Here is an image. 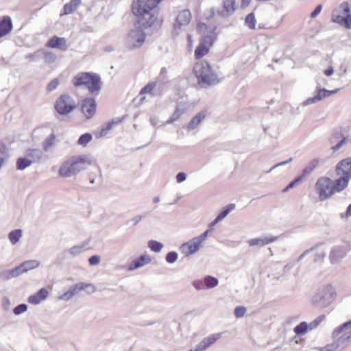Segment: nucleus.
Segmentation results:
<instances>
[{
	"mask_svg": "<svg viewBox=\"0 0 351 351\" xmlns=\"http://www.w3.org/2000/svg\"><path fill=\"white\" fill-rule=\"evenodd\" d=\"M27 305L26 304H21L17 305L14 309L13 313L16 315H21L27 311Z\"/></svg>",
	"mask_w": 351,
	"mask_h": 351,
	"instance_id": "09e8293b",
	"label": "nucleus"
},
{
	"mask_svg": "<svg viewBox=\"0 0 351 351\" xmlns=\"http://www.w3.org/2000/svg\"><path fill=\"white\" fill-rule=\"evenodd\" d=\"M201 246V243L193 237L189 241L186 242L180 246V250L185 256H190L197 252Z\"/></svg>",
	"mask_w": 351,
	"mask_h": 351,
	"instance_id": "ddd939ff",
	"label": "nucleus"
},
{
	"mask_svg": "<svg viewBox=\"0 0 351 351\" xmlns=\"http://www.w3.org/2000/svg\"><path fill=\"white\" fill-rule=\"evenodd\" d=\"M89 165L90 162L86 156H73L60 167L59 174L62 177H71L84 170Z\"/></svg>",
	"mask_w": 351,
	"mask_h": 351,
	"instance_id": "20e7f679",
	"label": "nucleus"
},
{
	"mask_svg": "<svg viewBox=\"0 0 351 351\" xmlns=\"http://www.w3.org/2000/svg\"><path fill=\"white\" fill-rule=\"evenodd\" d=\"M322 5L321 4L316 6L315 10L311 13V18H315L322 11Z\"/></svg>",
	"mask_w": 351,
	"mask_h": 351,
	"instance_id": "69168bd1",
	"label": "nucleus"
},
{
	"mask_svg": "<svg viewBox=\"0 0 351 351\" xmlns=\"http://www.w3.org/2000/svg\"><path fill=\"white\" fill-rule=\"evenodd\" d=\"M317 95L313 97L308 98L306 100H305L302 105L306 106L312 104L317 103L321 100H322L324 98L329 97L330 96L337 93L339 89L336 88L335 90H328L326 88H317Z\"/></svg>",
	"mask_w": 351,
	"mask_h": 351,
	"instance_id": "9b49d317",
	"label": "nucleus"
},
{
	"mask_svg": "<svg viewBox=\"0 0 351 351\" xmlns=\"http://www.w3.org/2000/svg\"><path fill=\"white\" fill-rule=\"evenodd\" d=\"M114 121L108 122L104 127L101 129L99 136H104L108 134V132L112 128Z\"/></svg>",
	"mask_w": 351,
	"mask_h": 351,
	"instance_id": "8fccbe9b",
	"label": "nucleus"
},
{
	"mask_svg": "<svg viewBox=\"0 0 351 351\" xmlns=\"http://www.w3.org/2000/svg\"><path fill=\"white\" fill-rule=\"evenodd\" d=\"M256 19L254 12L248 14L245 19V25L250 29H254L256 27Z\"/></svg>",
	"mask_w": 351,
	"mask_h": 351,
	"instance_id": "e433bc0d",
	"label": "nucleus"
},
{
	"mask_svg": "<svg viewBox=\"0 0 351 351\" xmlns=\"http://www.w3.org/2000/svg\"><path fill=\"white\" fill-rule=\"evenodd\" d=\"M8 148L4 143L0 144V155L2 156H8Z\"/></svg>",
	"mask_w": 351,
	"mask_h": 351,
	"instance_id": "338daca9",
	"label": "nucleus"
},
{
	"mask_svg": "<svg viewBox=\"0 0 351 351\" xmlns=\"http://www.w3.org/2000/svg\"><path fill=\"white\" fill-rule=\"evenodd\" d=\"M206 288L212 289L217 287L219 284V280L217 278L212 276H206L204 278Z\"/></svg>",
	"mask_w": 351,
	"mask_h": 351,
	"instance_id": "4c0bfd02",
	"label": "nucleus"
},
{
	"mask_svg": "<svg viewBox=\"0 0 351 351\" xmlns=\"http://www.w3.org/2000/svg\"><path fill=\"white\" fill-rule=\"evenodd\" d=\"M345 256V253L343 252L342 249L340 247H335L332 250L330 254V259L332 264L338 263L343 257Z\"/></svg>",
	"mask_w": 351,
	"mask_h": 351,
	"instance_id": "c85d7f7f",
	"label": "nucleus"
},
{
	"mask_svg": "<svg viewBox=\"0 0 351 351\" xmlns=\"http://www.w3.org/2000/svg\"><path fill=\"white\" fill-rule=\"evenodd\" d=\"M148 247L149 249L154 252H159L162 250L164 245L159 241L155 240H150L148 242Z\"/></svg>",
	"mask_w": 351,
	"mask_h": 351,
	"instance_id": "ea45409f",
	"label": "nucleus"
},
{
	"mask_svg": "<svg viewBox=\"0 0 351 351\" xmlns=\"http://www.w3.org/2000/svg\"><path fill=\"white\" fill-rule=\"evenodd\" d=\"M48 294V291L45 288H42L36 294L28 298V302L33 304H38L47 298Z\"/></svg>",
	"mask_w": 351,
	"mask_h": 351,
	"instance_id": "393cba45",
	"label": "nucleus"
},
{
	"mask_svg": "<svg viewBox=\"0 0 351 351\" xmlns=\"http://www.w3.org/2000/svg\"><path fill=\"white\" fill-rule=\"evenodd\" d=\"M335 291L330 285H326L319 289L313 296V303L318 307L328 306L335 299Z\"/></svg>",
	"mask_w": 351,
	"mask_h": 351,
	"instance_id": "39448f33",
	"label": "nucleus"
},
{
	"mask_svg": "<svg viewBox=\"0 0 351 351\" xmlns=\"http://www.w3.org/2000/svg\"><path fill=\"white\" fill-rule=\"evenodd\" d=\"M302 181V176L295 178L292 182H291L285 189H282V192H287L289 189L293 188L294 186L298 185Z\"/></svg>",
	"mask_w": 351,
	"mask_h": 351,
	"instance_id": "de8ad7c7",
	"label": "nucleus"
},
{
	"mask_svg": "<svg viewBox=\"0 0 351 351\" xmlns=\"http://www.w3.org/2000/svg\"><path fill=\"white\" fill-rule=\"evenodd\" d=\"M32 164V161H31L27 157H21L16 160V167L18 170L23 171L29 167Z\"/></svg>",
	"mask_w": 351,
	"mask_h": 351,
	"instance_id": "473e14b6",
	"label": "nucleus"
},
{
	"mask_svg": "<svg viewBox=\"0 0 351 351\" xmlns=\"http://www.w3.org/2000/svg\"><path fill=\"white\" fill-rule=\"evenodd\" d=\"M349 139L347 137H343L335 145L331 147L333 152L338 151L344 144H346Z\"/></svg>",
	"mask_w": 351,
	"mask_h": 351,
	"instance_id": "864d4df0",
	"label": "nucleus"
},
{
	"mask_svg": "<svg viewBox=\"0 0 351 351\" xmlns=\"http://www.w3.org/2000/svg\"><path fill=\"white\" fill-rule=\"evenodd\" d=\"M332 21L334 23L343 25L347 29H351V14L349 4L347 2L341 3L332 14Z\"/></svg>",
	"mask_w": 351,
	"mask_h": 351,
	"instance_id": "423d86ee",
	"label": "nucleus"
},
{
	"mask_svg": "<svg viewBox=\"0 0 351 351\" xmlns=\"http://www.w3.org/2000/svg\"><path fill=\"white\" fill-rule=\"evenodd\" d=\"M57 57L56 54L51 51H45L43 59L45 63L47 64H52L55 62Z\"/></svg>",
	"mask_w": 351,
	"mask_h": 351,
	"instance_id": "37998d69",
	"label": "nucleus"
},
{
	"mask_svg": "<svg viewBox=\"0 0 351 351\" xmlns=\"http://www.w3.org/2000/svg\"><path fill=\"white\" fill-rule=\"evenodd\" d=\"M221 336V333L212 334L207 337L204 338L202 341H200L197 346L199 348L198 351H204L213 345L215 341H217Z\"/></svg>",
	"mask_w": 351,
	"mask_h": 351,
	"instance_id": "6ab92c4d",
	"label": "nucleus"
},
{
	"mask_svg": "<svg viewBox=\"0 0 351 351\" xmlns=\"http://www.w3.org/2000/svg\"><path fill=\"white\" fill-rule=\"evenodd\" d=\"M58 84H59L58 80L57 78L53 79L48 84L47 90L49 91H52V90H55L57 88V86H58Z\"/></svg>",
	"mask_w": 351,
	"mask_h": 351,
	"instance_id": "bf43d9fd",
	"label": "nucleus"
},
{
	"mask_svg": "<svg viewBox=\"0 0 351 351\" xmlns=\"http://www.w3.org/2000/svg\"><path fill=\"white\" fill-rule=\"evenodd\" d=\"M73 84L75 87L84 86L92 94L98 93L101 88L100 76L88 72L77 73L73 79Z\"/></svg>",
	"mask_w": 351,
	"mask_h": 351,
	"instance_id": "7ed1b4c3",
	"label": "nucleus"
},
{
	"mask_svg": "<svg viewBox=\"0 0 351 351\" xmlns=\"http://www.w3.org/2000/svg\"><path fill=\"white\" fill-rule=\"evenodd\" d=\"M336 171L338 176H348L351 178V158H347L340 161L337 167Z\"/></svg>",
	"mask_w": 351,
	"mask_h": 351,
	"instance_id": "4468645a",
	"label": "nucleus"
},
{
	"mask_svg": "<svg viewBox=\"0 0 351 351\" xmlns=\"http://www.w3.org/2000/svg\"><path fill=\"white\" fill-rule=\"evenodd\" d=\"M222 10H218L217 14L222 17H228L234 14L235 11L234 0H223Z\"/></svg>",
	"mask_w": 351,
	"mask_h": 351,
	"instance_id": "2eb2a0df",
	"label": "nucleus"
},
{
	"mask_svg": "<svg viewBox=\"0 0 351 351\" xmlns=\"http://www.w3.org/2000/svg\"><path fill=\"white\" fill-rule=\"evenodd\" d=\"M90 240L84 241L82 244L73 245L68 250V253L75 257L79 256L86 250V246L88 244Z\"/></svg>",
	"mask_w": 351,
	"mask_h": 351,
	"instance_id": "bb28decb",
	"label": "nucleus"
},
{
	"mask_svg": "<svg viewBox=\"0 0 351 351\" xmlns=\"http://www.w3.org/2000/svg\"><path fill=\"white\" fill-rule=\"evenodd\" d=\"M178 253L174 251H171L167 254L165 256V261L169 264H173L178 260Z\"/></svg>",
	"mask_w": 351,
	"mask_h": 351,
	"instance_id": "c03bdc74",
	"label": "nucleus"
},
{
	"mask_svg": "<svg viewBox=\"0 0 351 351\" xmlns=\"http://www.w3.org/2000/svg\"><path fill=\"white\" fill-rule=\"evenodd\" d=\"M209 47L206 44L200 43L195 50V56L197 59H199L208 53Z\"/></svg>",
	"mask_w": 351,
	"mask_h": 351,
	"instance_id": "2f4dec72",
	"label": "nucleus"
},
{
	"mask_svg": "<svg viewBox=\"0 0 351 351\" xmlns=\"http://www.w3.org/2000/svg\"><path fill=\"white\" fill-rule=\"evenodd\" d=\"M162 0H134L132 12L137 17L139 26L143 29H159L163 22L158 4Z\"/></svg>",
	"mask_w": 351,
	"mask_h": 351,
	"instance_id": "f257e3e1",
	"label": "nucleus"
},
{
	"mask_svg": "<svg viewBox=\"0 0 351 351\" xmlns=\"http://www.w3.org/2000/svg\"><path fill=\"white\" fill-rule=\"evenodd\" d=\"M348 61L346 60V58H343L341 60V63L339 66V70L341 72V75H343V74H346L348 71L347 70V68H348Z\"/></svg>",
	"mask_w": 351,
	"mask_h": 351,
	"instance_id": "6e6d98bb",
	"label": "nucleus"
},
{
	"mask_svg": "<svg viewBox=\"0 0 351 351\" xmlns=\"http://www.w3.org/2000/svg\"><path fill=\"white\" fill-rule=\"evenodd\" d=\"M56 136L54 134L49 135L42 143L43 149L45 152H49L55 145Z\"/></svg>",
	"mask_w": 351,
	"mask_h": 351,
	"instance_id": "c756f323",
	"label": "nucleus"
},
{
	"mask_svg": "<svg viewBox=\"0 0 351 351\" xmlns=\"http://www.w3.org/2000/svg\"><path fill=\"white\" fill-rule=\"evenodd\" d=\"M66 43V40L64 38L54 36L47 41L46 46L47 47L57 48L64 51L67 48Z\"/></svg>",
	"mask_w": 351,
	"mask_h": 351,
	"instance_id": "aec40b11",
	"label": "nucleus"
},
{
	"mask_svg": "<svg viewBox=\"0 0 351 351\" xmlns=\"http://www.w3.org/2000/svg\"><path fill=\"white\" fill-rule=\"evenodd\" d=\"M320 243H317L316 245H315L314 246L311 247V248L309 249H307L304 252H303V253L302 254H300V256L298 257V261H300L303 259V258L307 255L308 254H309L311 252H312L313 250H314L315 249L317 248V247L318 245H319Z\"/></svg>",
	"mask_w": 351,
	"mask_h": 351,
	"instance_id": "052dcab7",
	"label": "nucleus"
},
{
	"mask_svg": "<svg viewBox=\"0 0 351 351\" xmlns=\"http://www.w3.org/2000/svg\"><path fill=\"white\" fill-rule=\"evenodd\" d=\"M13 28L12 19L9 16H4L0 20V38L8 34Z\"/></svg>",
	"mask_w": 351,
	"mask_h": 351,
	"instance_id": "f3484780",
	"label": "nucleus"
},
{
	"mask_svg": "<svg viewBox=\"0 0 351 351\" xmlns=\"http://www.w3.org/2000/svg\"><path fill=\"white\" fill-rule=\"evenodd\" d=\"M25 156L27 157L32 163L40 162L43 157L44 154L40 149H27L25 152Z\"/></svg>",
	"mask_w": 351,
	"mask_h": 351,
	"instance_id": "b1692460",
	"label": "nucleus"
},
{
	"mask_svg": "<svg viewBox=\"0 0 351 351\" xmlns=\"http://www.w3.org/2000/svg\"><path fill=\"white\" fill-rule=\"evenodd\" d=\"M206 111L202 110L198 112L195 116H194L191 120L189 121L187 128L188 130L191 131L197 128V126L201 123V122L206 118Z\"/></svg>",
	"mask_w": 351,
	"mask_h": 351,
	"instance_id": "a878e982",
	"label": "nucleus"
},
{
	"mask_svg": "<svg viewBox=\"0 0 351 351\" xmlns=\"http://www.w3.org/2000/svg\"><path fill=\"white\" fill-rule=\"evenodd\" d=\"M186 179V175L184 172H180L176 175V181L178 183H181L185 181Z\"/></svg>",
	"mask_w": 351,
	"mask_h": 351,
	"instance_id": "0e129e2a",
	"label": "nucleus"
},
{
	"mask_svg": "<svg viewBox=\"0 0 351 351\" xmlns=\"http://www.w3.org/2000/svg\"><path fill=\"white\" fill-rule=\"evenodd\" d=\"M211 231H212V229L209 228V229L206 230L205 232H204L202 234H201L199 236L195 237V238L202 244L205 241V239L207 238V237L208 236V234Z\"/></svg>",
	"mask_w": 351,
	"mask_h": 351,
	"instance_id": "4d7b16f0",
	"label": "nucleus"
},
{
	"mask_svg": "<svg viewBox=\"0 0 351 351\" xmlns=\"http://www.w3.org/2000/svg\"><path fill=\"white\" fill-rule=\"evenodd\" d=\"M235 206L233 204L226 206L217 216L220 221L223 220L234 208Z\"/></svg>",
	"mask_w": 351,
	"mask_h": 351,
	"instance_id": "a19ab883",
	"label": "nucleus"
},
{
	"mask_svg": "<svg viewBox=\"0 0 351 351\" xmlns=\"http://www.w3.org/2000/svg\"><path fill=\"white\" fill-rule=\"evenodd\" d=\"M278 237H262L255 238L247 241V243L250 246H258L263 247L271 243L277 241Z\"/></svg>",
	"mask_w": 351,
	"mask_h": 351,
	"instance_id": "412c9836",
	"label": "nucleus"
},
{
	"mask_svg": "<svg viewBox=\"0 0 351 351\" xmlns=\"http://www.w3.org/2000/svg\"><path fill=\"white\" fill-rule=\"evenodd\" d=\"M101 262V258L98 255L91 256L88 258V263L90 265H97Z\"/></svg>",
	"mask_w": 351,
	"mask_h": 351,
	"instance_id": "13d9d810",
	"label": "nucleus"
},
{
	"mask_svg": "<svg viewBox=\"0 0 351 351\" xmlns=\"http://www.w3.org/2000/svg\"><path fill=\"white\" fill-rule=\"evenodd\" d=\"M182 110L178 108H176L172 116L167 121V124H170L178 120L182 115Z\"/></svg>",
	"mask_w": 351,
	"mask_h": 351,
	"instance_id": "49530a36",
	"label": "nucleus"
},
{
	"mask_svg": "<svg viewBox=\"0 0 351 351\" xmlns=\"http://www.w3.org/2000/svg\"><path fill=\"white\" fill-rule=\"evenodd\" d=\"M215 39H216V34L213 30V31L209 32V34L205 35L203 37L201 43L206 44L208 47H210L213 45V43Z\"/></svg>",
	"mask_w": 351,
	"mask_h": 351,
	"instance_id": "58836bf2",
	"label": "nucleus"
},
{
	"mask_svg": "<svg viewBox=\"0 0 351 351\" xmlns=\"http://www.w3.org/2000/svg\"><path fill=\"white\" fill-rule=\"evenodd\" d=\"M86 289H90V291H87L88 294H92L96 291L95 287L90 283L78 282L74 286L71 287L69 289L73 293V296L78 294L80 291L85 290Z\"/></svg>",
	"mask_w": 351,
	"mask_h": 351,
	"instance_id": "5701e85b",
	"label": "nucleus"
},
{
	"mask_svg": "<svg viewBox=\"0 0 351 351\" xmlns=\"http://www.w3.org/2000/svg\"><path fill=\"white\" fill-rule=\"evenodd\" d=\"M308 330V324L306 322H302L294 328L293 331L297 335L302 336L305 335Z\"/></svg>",
	"mask_w": 351,
	"mask_h": 351,
	"instance_id": "f704fd0d",
	"label": "nucleus"
},
{
	"mask_svg": "<svg viewBox=\"0 0 351 351\" xmlns=\"http://www.w3.org/2000/svg\"><path fill=\"white\" fill-rule=\"evenodd\" d=\"M319 159L314 158L313 159L308 165L302 170V177L305 178L309 176L311 172L314 170V169L319 165Z\"/></svg>",
	"mask_w": 351,
	"mask_h": 351,
	"instance_id": "7c9ffc66",
	"label": "nucleus"
},
{
	"mask_svg": "<svg viewBox=\"0 0 351 351\" xmlns=\"http://www.w3.org/2000/svg\"><path fill=\"white\" fill-rule=\"evenodd\" d=\"M165 86V82L158 80L152 81L141 90L140 95L149 94L152 97L161 96L164 93Z\"/></svg>",
	"mask_w": 351,
	"mask_h": 351,
	"instance_id": "9d476101",
	"label": "nucleus"
},
{
	"mask_svg": "<svg viewBox=\"0 0 351 351\" xmlns=\"http://www.w3.org/2000/svg\"><path fill=\"white\" fill-rule=\"evenodd\" d=\"M194 288L197 290H203L206 288L204 280L202 281L201 280H197L193 282L192 283Z\"/></svg>",
	"mask_w": 351,
	"mask_h": 351,
	"instance_id": "5fc2aeb1",
	"label": "nucleus"
},
{
	"mask_svg": "<svg viewBox=\"0 0 351 351\" xmlns=\"http://www.w3.org/2000/svg\"><path fill=\"white\" fill-rule=\"evenodd\" d=\"M73 297V293L69 289L67 291H66L64 294H62L61 296H60V299L68 301L70 299H71Z\"/></svg>",
	"mask_w": 351,
	"mask_h": 351,
	"instance_id": "680f3d73",
	"label": "nucleus"
},
{
	"mask_svg": "<svg viewBox=\"0 0 351 351\" xmlns=\"http://www.w3.org/2000/svg\"><path fill=\"white\" fill-rule=\"evenodd\" d=\"M0 278L3 280H8L11 279V276L9 270H3L0 272Z\"/></svg>",
	"mask_w": 351,
	"mask_h": 351,
	"instance_id": "e2e57ef3",
	"label": "nucleus"
},
{
	"mask_svg": "<svg viewBox=\"0 0 351 351\" xmlns=\"http://www.w3.org/2000/svg\"><path fill=\"white\" fill-rule=\"evenodd\" d=\"M77 7L75 6L71 1L68 3H66L64 5V14H69L73 12L76 10Z\"/></svg>",
	"mask_w": 351,
	"mask_h": 351,
	"instance_id": "603ef678",
	"label": "nucleus"
},
{
	"mask_svg": "<svg viewBox=\"0 0 351 351\" xmlns=\"http://www.w3.org/2000/svg\"><path fill=\"white\" fill-rule=\"evenodd\" d=\"M151 262V258L149 256L141 255L138 258L132 261L128 266V271H133L144 266Z\"/></svg>",
	"mask_w": 351,
	"mask_h": 351,
	"instance_id": "4be33fe9",
	"label": "nucleus"
},
{
	"mask_svg": "<svg viewBox=\"0 0 351 351\" xmlns=\"http://www.w3.org/2000/svg\"><path fill=\"white\" fill-rule=\"evenodd\" d=\"M191 19V14L189 10H184L178 14L176 23H174L175 29H180L182 26H185L189 23Z\"/></svg>",
	"mask_w": 351,
	"mask_h": 351,
	"instance_id": "dca6fc26",
	"label": "nucleus"
},
{
	"mask_svg": "<svg viewBox=\"0 0 351 351\" xmlns=\"http://www.w3.org/2000/svg\"><path fill=\"white\" fill-rule=\"evenodd\" d=\"M324 315H321L318 316L315 319H314L308 324L309 330H313L322 321L324 320Z\"/></svg>",
	"mask_w": 351,
	"mask_h": 351,
	"instance_id": "a18cd8bd",
	"label": "nucleus"
},
{
	"mask_svg": "<svg viewBox=\"0 0 351 351\" xmlns=\"http://www.w3.org/2000/svg\"><path fill=\"white\" fill-rule=\"evenodd\" d=\"M234 315L237 318H240L244 316L246 308L245 306H238L234 308Z\"/></svg>",
	"mask_w": 351,
	"mask_h": 351,
	"instance_id": "3c124183",
	"label": "nucleus"
},
{
	"mask_svg": "<svg viewBox=\"0 0 351 351\" xmlns=\"http://www.w3.org/2000/svg\"><path fill=\"white\" fill-rule=\"evenodd\" d=\"M221 336V333L212 334L207 337L204 338L202 341H200L197 346L199 348L198 351H204L213 345L215 341H217Z\"/></svg>",
	"mask_w": 351,
	"mask_h": 351,
	"instance_id": "a211bd4d",
	"label": "nucleus"
},
{
	"mask_svg": "<svg viewBox=\"0 0 351 351\" xmlns=\"http://www.w3.org/2000/svg\"><path fill=\"white\" fill-rule=\"evenodd\" d=\"M23 235L22 230L21 229H16L11 231L8 234V238L12 245L16 244Z\"/></svg>",
	"mask_w": 351,
	"mask_h": 351,
	"instance_id": "72a5a7b5",
	"label": "nucleus"
},
{
	"mask_svg": "<svg viewBox=\"0 0 351 351\" xmlns=\"http://www.w3.org/2000/svg\"><path fill=\"white\" fill-rule=\"evenodd\" d=\"M145 34L142 29L135 28L128 33L125 44L127 48L134 49L140 47L145 42Z\"/></svg>",
	"mask_w": 351,
	"mask_h": 351,
	"instance_id": "6e6552de",
	"label": "nucleus"
},
{
	"mask_svg": "<svg viewBox=\"0 0 351 351\" xmlns=\"http://www.w3.org/2000/svg\"><path fill=\"white\" fill-rule=\"evenodd\" d=\"M73 99L68 95H62L57 99L55 108L57 112L62 115L67 114L75 108Z\"/></svg>",
	"mask_w": 351,
	"mask_h": 351,
	"instance_id": "1a4fd4ad",
	"label": "nucleus"
},
{
	"mask_svg": "<svg viewBox=\"0 0 351 351\" xmlns=\"http://www.w3.org/2000/svg\"><path fill=\"white\" fill-rule=\"evenodd\" d=\"M93 136L90 133H85L80 136L77 143L82 146H86L89 142L91 141Z\"/></svg>",
	"mask_w": 351,
	"mask_h": 351,
	"instance_id": "79ce46f5",
	"label": "nucleus"
},
{
	"mask_svg": "<svg viewBox=\"0 0 351 351\" xmlns=\"http://www.w3.org/2000/svg\"><path fill=\"white\" fill-rule=\"evenodd\" d=\"M22 265L25 269V273L29 270L37 268L40 265V261L37 260H29L23 262Z\"/></svg>",
	"mask_w": 351,
	"mask_h": 351,
	"instance_id": "c9c22d12",
	"label": "nucleus"
},
{
	"mask_svg": "<svg viewBox=\"0 0 351 351\" xmlns=\"http://www.w3.org/2000/svg\"><path fill=\"white\" fill-rule=\"evenodd\" d=\"M315 191L322 202L329 199L334 193L333 181L328 178H319L315 183Z\"/></svg>",
	"mask_w": 351,
	"mask_h": 351,
	"instance_id": "0eeeda50",
	"label": "nucleus"
},
{
	"mask_svg": "<svg viewBox=\"0 0 351 351\" xmlns=\"http://www.w3.org/2000/svg\"><path fill=\"white\" fill-rule=\"evenodd\" d=\"M193 72L197 78L198 84L202 88H206L219 82L217 74L213 72L210 65L208 62L201 61L197 62L194 65Z\"/></svg>",
	"mask_w": 351,
	"mask_h": 351,
	"instance_id": "f03ea898",
	"label": "nucleus"
},
{
	"mask_svg": "<svg viewBox=\"0 0 351 351\" xmlns=\"http://www.w3.org/2000/svg\"><path fill=\"white\" fill-rule=\"evenodd\" d=\"M339 178L333 182L334 191L340 192L343 190L348 185L350 179L348 176H339Z\"/></svg>",
	"mask_w": 351,
	"mask_h": 351,
	"instance_id": "cd10ccee",
	"label": "nucleus"
},
{
	"mask_svg": "<svg viewBox=\"0 0 351 351\" xmlns=\"http://www.w3.org/2000/svg\"><path fill=\"white\" fill-rule=\"evenodd\" d=\"M97 104L94 98H86L83 100L81 110L86 119L92 118L96 112Z\"/></svg>",
	"mask_w": 351,
	"mask_h": 351,
	"instance_id": "f8f14e48",
	"label": "nucleus"
},
{
	"mask_svg": "<svg viewBox=\"0 0 351 351\" xmlns=\"http://www.w3.org/2000/svg\"><path fill=\"white\" fill-rule=\"evenodd\" d=\"M40 50H38L33 53H29L25 56V58L29 59L32 61H35V60H36V59L38 58V53H40Z\"/></svg>",
	"mask_w": 351,
	"mask_h": 351,
	"instance_id": "774afa93",
	"label": "nucleus"
}]
</instances>
